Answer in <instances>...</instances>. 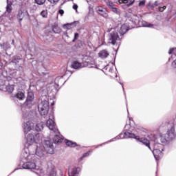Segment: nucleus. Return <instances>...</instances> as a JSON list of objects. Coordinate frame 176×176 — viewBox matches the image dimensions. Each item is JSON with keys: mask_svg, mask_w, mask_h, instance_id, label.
Segmentation results:
<instances>
[{"mask_svg": "<svg viewBox=\"0 0 176 176\" xmlns=\"http://www.w3.org/2000/svg\"><path fill=\"white\" fill-rule=\"evenodd\" d=\"M124 134L126 138H134L139 142L143 144V145H145V146H147L150 151H152V148H151V141H149V140L145 138H140V136H137L135 134L130 132H125Z\"/></svg>", "mask_w": 176, "mask_h": 176, "instance_id": "obj_1", "label": "nucleus"}, {"mask_svg": "<svg viewBox=\"0 0 176 176\" xmlns=\"http://www.w3.org/2000/svg\"><path fill=\"white\" fill-rule=\"evenodd\" d=\"M23 127L25 134H28L31 130H36V131H41V130H43L42 124H36L34 127V124L30 121H28L27 122L24 123Z\"/></svg>", "mask_w": 176, "mask_h": 176, "instance_id": "obj_2", "label": "nucleus"}, {"mask_svg": "<svg viewBox=\"0 0 176 176\" xmlns=\"http://www.w3.org/2000/svg\"><path fill=\"white\" fill-rule=\"evenodd\" d=\"M126 27H128L129 30H131L133 28H135V25H137V19L138 16L133 13H127L126 14Z\"/></svg>", "mask_w": 176, "mask_h": 176, "instance_id": "obj_3", "label": "nucleus"}, {"mask_svg": "<svg viewBox=\"0 0 176 176\" xmlns=\"http://www.w3.org/2000/svg\"><path fill=\"white\" fill-rule=\"evenodd\" d=\"M49 101L44 100L38 105V112L41 116H46L49 113Z\"/></svg>", "mask_w": 176, "mask_h": 176, "instance_id": "obj_4", "label": "nucleus"}, {"mask_svg": "<svg viewBox=\"0 0 176 176\" xmlns=\"http://www.w3.org/2000/svg\"><path fill=\"white\" fill-rule=\"evenodd\" d=\"M170 127V129H168L165 134V138H166L168 141H171L175 138V128L174 127V124H171Z\"/></svg>", "mask_w": 176, "mask_h": 176, "instance_id": "obj_5", "label": "nucleus"}, {"mask_svg": "<svg viewBox=\"0 0 176 176\" xmlns=\"http://www.w3.org/2000/svg\"><path fill=\"white\" fill-rule=\"evenodd\" d=\"M36 141H39V133H36L35 136L32 135V133H30L27 136V144L30 148H31V145L34 144V142H36Z\"/></svg>", "mask_w": 176, "mask_h": 176, "instance_id": "obj_6", "label": "nucleus"}, {"mask_svg": "<svg viewBox=\"0 0 176 176\" xmlns=\"http://www.w3.org/2000/svg\"><path fill=\"white\" fill-rule=\"evenodd\" d=\"M46 126L51 130L52 131H54L56 134H60V131H58V129H57V126L56 125V122L53 121L52 119H49L46 122Z\"/></svg>", "mask_w": 176, "mask_h": 176, "instance_id": "obj_7", "label": "nucleus"}, {"mask_svg": "<svg viewBox=\"0 0 176 176\" xmlns=\"http://www.w3.org/2000/svg\"><path fill=\"white\" fill-rule=\"evenodd\" d=\"M53 148V143H52L50 140H45L43 146L44 151H46L47 153H50V155H53V153H54V150Z\"/></svg>", "mask_w": 176, "mask_h": 176, "instance_id": "obj_8", "label": "nucleus"}, {"mask_svg": "<svg viewBox=\"0 0 176 176\" xmlns=\"http://www.w3.org/2000/svg\"><path fill=\"white\" fill-rule=\"evenodd\" d=\"M96 11L98 14L102 16L104 19H108V11L107 10V8L102 6H98L96 8Z\"/></svg>", "mask_w": 176, "mask_h": 176, "instance_id": "obj_9", "label": "nucleus"}, {"mask_svg": "<svg viewBox=\"0 0 176 176\" xmlns=\"http://www.w3.org/2000/svg\"><path fill=\"white\" fill-rule=\"evenodd\" d=\"M25 14L29 16L28 11L24 12L23 10H19L16 14V19L20 24H21V21H23L24 17H25Z\"/></svg>", "mask_w": 176, "mask_h": 176, "instance_id": "obj_10", "label": "nucleus"}, {"mask_svg": "<svg viewBox=\"0 0 176 176\" xmlns=\"http://www.w3.org/2000/svg\"><path fill=\"white\" fill-rule=\"evenodd\" d=\"M118 39H119V34H118V32H112L110 34V43H111L112 45H116V41H118Z\"/></svg>", "mask_w": 176, "mask_h": 176, "instance_id": "obj_11", "label": "nucleus"}, {"mask_svg": "<svg viewBox=\"0 0 176 176\" xmlns=\"http://www.w3.org/2000/svg\"><path fill=\"white\" fill-rule=\"evenodd\" d=\"M163 151H164V150H159V149L153 148V150L151 151L154 155V157H155V160H160V158L162 157V156H163Z\"/></svg>", "mask_w": 176, "mask_h": 176, "instance_id": "obj_12", "label": "nucleus"}, {"mask_svg": "<svg viewBox=\"0 0 176 176\" xmlns=\"http://www.w3.org/2000/svg\"><path fill=\"white\" fill-rule=\"evenodd\" d=\"M36 167V164L35 162H25L23 164V168H25V170H34Z\"/></svg>", "mask_w": 176, "mask_h": 176, "instance_id": "obj_13", "label": "nucleus"}, {"mask_svg": "<svg viewBox=\"0 0 176 176\" xmlns=\"http://www.w3.org/2000/svg\"><path fill=\"white\" fill-rule=\"evenodd\" d=\"M79 173H80V168H70L69 169V176H79Z\"/></svg>", "mask_w": 176, "mask_h": 176, "instance_id": "obj_14", "label": "nucleus"}, {"mask_svg": "<svg viewBox=\"0 0 176 176\" xmlns=\"http://www.w3.org/2000/svg\"><path fill=\"white\" fill-rule=\"evenodd\" d=\"M43 147H36V155L38 156V157H43L45 155V150H43Z\"/></svg>", "mask_w": 176, "mask_h": 176, "instance_id": "obj_15", "label": "nucleus"}, {"mask_svg": "<svg viewBox=\"0 0 176 176\" xmlns=\"http://www.w3.org/2000/svg\"><path fill=\"white\" fill-rule=\"evenodd\" d=\"M98 56L100 57V58H107V57L109 56V52H108V51L106 50H103L100 51Z\"/></svg>", "mask_w": 176, "mask_h": 176, "instance_id": "obj_16", "label": "nucleus"}, {"mask_svg": "<svg viewBox=\"0 0 176 176\" xmlns=\"http://www.w3.org/2000/svg\"><path fill=\"white\" fill-rule=\"evenodd\" d=\"M33 100H34V93L28 92L26 101H25L26 105H28L29 102H32Z\"/></svg>", "mask_w": 176, "mask_h": 176, "instance_id": "obj_17", "label": "nucleus"}, {"mask_svg": "<svg viewBox=\"0 0 176 176\" xmlns=\"http://www.w3.org/2000/svg\"><path fill=\"white\" fill-rule=\"evenodd\" d=\"M118 1L119 3H128L126 4L127 8H130V6H133L134 4L135 0H118Z\"/></svg>", "mask_w": 176, "mask_h": 176, "instance_id": "obj_18", "label": "nucleus"}, {"mask_svg": "<svg viewBox=\"0 0 176 176\" xmlns=\"http://www.w3.org/2000/svg\"><path fill=\"white\" fill-rule=\"evenodd\" d=\"M158 5H159V3H157V1H155V3L150 1L146 5V8L153 10V9H155V8H156V6H157Z\"/></svg>", "mask_w": 176, "mask_h": 176, "instance_id": "obj_19", "label": "nucleus"}, {"mask_svg": "<svg viewBox=\"0 0 176 176\" xmlns=\"http://www.w3.org/2000/svg\"><path fill=\"white\" fill-rule=\"evenodd\" d=\"M72 68H74V69H79V68H82V63L74 60L72 62Z\"/></svg>", "mask_w": 176, "mask_h": 176, "instance_id": "obj_20", "label": "nucleus"}, {"mask_svg": "<svg viewBox=\"0 0 176 176\" xmlns=\"http://www.w3.org/2000/svg\"><path fill=\"white\" fill-rule=\"evenodd\" d=\"M129 30V28L127 26V25L124 24L121 26L120 29V34L121 35H124V34H126V32H127Z\"/></svg>", "mask_w": 176, "mask_h": 176, "instance_id": "obj_21", "label": "nucleus"}, {"mask_svg": "<svg viewBox=\"0 0 176 176\" xmlns=\"http://www.w3.org/2000/svg\"><path fill=\"white\" fill-rule=\"evenodd\" d=\"M153 149H158L160 151H164V146L160 143L155 142L153 144Z\"/></svg>", "mask_w": 176, "mask_h": 176, "instance_id": "obj_22", "label": "nucleus"}, {"mask_svg": "<svg viewBox=\"0 0 176 176\" xmlns=\"http://www.w3.org/2000/svg\"><path fill=\"white\" fill-rule=\"evenodd\" d=\"M16 97L18 100H23L25 98V95L22 91H18L16 94Z\"/></svg>", "mask_w": 176, "mask_h": 176, "instance_id": "obj_23", "label": "nucleus"}, {"mask_svg": "<svg viewBox=\"0 0 176 176\" xmlns=\"http://www.w3.org/2000/svg\"><path fill=\"white\" fill-rule=\"evenodd\" d=\"M67 146H69L70 148H75V146H78L76 142H74L72 141L67 140L65 142Z\"/></svg>", "mask_w": 176, "mask_h": 176, "instance_id": "obj_24", "label": "nucleus"}, {"mask_svg": "<svg viewBox=\"0 0 176 176\" xmlns=\"http://www.w3.org/2000/svg\"><path fill=\"white\" fill-rule=\"evenodd\" d=\"M61 141H63V139L58 135L54 136L53 142L54 144H58V142H61Z\"/></svg>", "mask_w": 176, "mask_h": 176, "instance_id": "obj_25", "label": "nucleus"}, {"mask_svg": "<svg viewBox=\"0 0 176 176\" xmlns=\"http://www.w3.org/2000/svg\"><path fill=\"white\" fill-rule=\"evenodd\" d=\"M6 89L8 93H13V91L14 90V86L8 85L6 87Z\"/></svg>", "mask_w": 176, "mask_h": 176, "instance_id": "obj_26", "label": "nucleus"}, {"mask_svg": "<svg viewBox=\"0 0 176 176\" xmlns=\"http://www.w3.org/2000/svg\"><path fill=\"white\" fill-rule=\"evenodd\" d=\"M52 31L54 32V34H60V32H61V28H60L58 26H54Z\"/></svg>", "mask_w": 176, "mask_h": 176, "instance_id": "obj_27", "label": "nucleus"}, {"mask_svg": "<svg viewBox=\"0 0 176 176\" xmlns=\"http://www.w3.org/2000/svg\"><path fill=\"white\" fill-rule=\"evenodd\" d=\"M47 10H43L41 13L40 16H42L44 19H47Z\"/></svg>", "mask_w": 176, "mask_h": 176, "instance_id": "obj_28", "label": "nucleus"}, {"mask_svg": "<svg viewBox=\"0 0 176 176\" xmlns=\"http://www.w3.org/2000/svg\"><path fill=\"white\" fill-rule=\"evenodd\" d=\"M12 5L8 4L7 6H6V12L7 13H12Z\"/></svg>", "mask_w": 176, "mask_h": 176, "instance_id": "obj_29", "label": "nucleus"}, {"mask_svg": "<svg viewBox=\"0 0 176 176\" xmlns=\"http://www.w3.org/2000/svg\"><path fill=\"white\" fill-rule=\"evenodd\" d=\"M20 60H21V58H20V56H14L12 58V63H19Z\"/></svg>", "mask_w": 176, "mask_h": 176, "instance_id": "obj_30", "label": "nucleus"}, {"mask_svg": "<svg viewBox=\"0 0 176 176\" xmlns=\"http://www.w3.org/2000/svg\"><path fill=\"white\" fill-rule=\"evenodd\" d=\"M145 3H146V0H142L139 2L138 6L140 8H142V7L145 6Z\"/></svg>", "mask_w": 176, "mask_h": 176, "instance_id": "obj_31", "label": "nucleus"}, {"mask_svg": "<svg viewBox=\"0 0 176 176\" xmlns=\"http://www.w3.org/2000/svg\"><path fill=\"white\" fill-rule=\"evenodd\" d=\"M84 67H88V68H93V66L89 63V61H85L82 63Z\"/></svg>", "mask_w": 176, "mask_h": 176, "instance_id": "obj_32", "label": "nucleus"}, {"mask_svg": "<svg viewBox=\"0 0 176 176\" xmlns=\"http://www.w3.org/2000/svg\"><path fill=\"white\" fill-rule=\"evenodd\" d=\"M36 3H37V5H43L45 3V2H46V0H34Z\"/></svg>", "mask_w": 176, "mask_h": 176, "instance_id": "obj_33", "label": "nucleus"}, {"mask_svg": "<svg viewBox=\"0 0 176 176\" xmlns=\"http://www.w3.org/2000/svg\"><path fill=\"white\" fill-rule=\"evenodd\" d=\"M107 6H109V8L110 9H111L112 8H114V6H115V4H113V3H112V1H107Z\"/></svg>", "mask_w": 176, "mask_h": 176, "instance_id": "obj_34", "label": "nucleus"}, {"mask_svg": "<svg viewBox=\"0 0 176 176\" xmlns=\"http://www.w3.org/2000/svg\"><path fill=\"white\" fill-rule=\"evenodd\" d=\"M72 23H67L64 25V28H67V30H71Z\"/></svg>", "mask_w": 176, "mask_h": 176, "instance_id": "obj_35", "label": "nucleus"}, {"mask_svg": "<svg viewBox=\"0 0 176 176\" xmlns=\"http://www.w3.org/2000/svg\"><path fill=\"white\" fill-rule=\"evenodd\" d=\"M79 38V33L74 34V38L72 40V42H76V39Z\"/></svg>", "mask_w": 176, "mask_h": 176, "instance_id": "obj_36", "label": "nucleus"}, {"mask_svg": "<svg viewBox=\"0 0 176 176\" xmlns=\"http://www.w3.org/2000/svg\"><path fill=\"white\" fill-rule=\"evenodd\" d=\"M111 9L113 10V13H116V14L119 13L118 8H116L115 6Z\"/></svg>", "mask_w": 176, "mask_h": 176, "instance_id": "obj_37", "label": "nucleus"}, {"mask_svg": "<svg viewBox=\"0 0 176 176\" xmlns=\"http://www.w3.org/2000/svg\"><path fill=\"white\" fill-rule=\"evenodd\" d=\"M142 25L144 27H151V24L148 23L147 22L143 21Z\"/></svg>", "mask_w": 176, "mask_h": 176, "instance_id": "obj_38", "label": "nucleus"}, {"mask_svg": "<svg viewBox=\"0 0 176 176\" xmlns=\"http://www.w3.org/2000/svg\"><path fill=\"white\" fill-rule=\"evenodd\" d=\"M58 1L60 0H48V2H50L51 3L54 4V3H57Z\"/></svg>", "mask_w": 176, "mask_h": 176, "instance_id": "obj_39", "label": "nucleus"}, {"mask_svg": "<svg viewBox=\"0 0 176 176\" xmlns=\"http://www.w3.org/2000/svg\"><path fill=\"white\" fill-rule=\"evenodd\" d=\"M89 155H90V153L89 152L84 153L82 156V159H83L84 157H87V156H89Z\"/></svg>", "mask_w": 176, "mask_h": 176, "instance_id": "obj_40", "label": "nucleus"}, {"mask_svg": "<svg viewBox=\"0 0 176 176\" xmlns=\"http://www.w3.org/2000/svg\"><path fill=\"white\" fill-rule=\"evenodd\" d=\"M73 9L76 10V12H78V6L76 4H74Z\"/></svg>", "mask_w": 176, "mask_h": 176, "instance_id": "obj_41", "label": "nucleus"}, {"mask_svg": "<svg viewBox=\"0 0 176 176\" xmlns=\"http://www.w3.org/2000/svg\"><path fill=\"white\" fill-rule=\"evenodd\" d=\"M175 49L170 48V49L169 50L168 53H169L170 54H173V53H174V51H175Z\"/></svg>", "mask_w": 176, "mask_h": 176, "instance_id": "obj_42", "label": "nucleus"}, {"mask_svg": "<svg viewBox=\"0 0 176 176\" xmlns=\"http://www.w3.org/2000/svg\"><path fill=\"white\" fill-rule=\"evenodd\" d=\"M58 13H59V14H60V16H63V14H64V10H59Z\"/></svg>", "mask_w": 176, "mask_h": 176, "instance_id": "obj_43", "label": "nucleus"}, {"mask_svg": "<svg viewBox=\"0 0 176 176\" xmlns=\"http://www.w3.org/2000/svg\"><path fill=\"white\" fill-rule=\"evenodd\" d=\"M172 65H173V67H174L175 68H176V59L173 61Z\"/></svg>", "mask_w": 176, "mask_h": 176, "instance_id": "obj_44", "label": "nucleus"}, {"mask_svg": "<svg viewBox=\"0 0 176 176\" xmlns=\"http://www.w3.org/2000/svg\"><path fill=\"white\" fill-rule=\"evenodd\" d=\"M160 12H164V10L163 9V7H159Z\"/></svg>", "mask_w": 176, "mask_h": 176, "instance_id": "obj_45", "label": "nucleus"}, {"mask_svg": "<svg viewBox=\"0 0 176 176\" xmlns=\"http://www.w3.org/2000/svg\"><path fill=\"white\" fill-rule=\"evenodd\" d=\"M162 8H163L164 10H165V9H167V7H166V6H164L162 7Z\"/></svg>", "mask_w": 176, "mask_h": 176, "instance_id": "obj_46", "label": "nucleus"}, {"mask_svg": "<svg viewBox=\"0 0 176 176\" xmlns=\"http://www.w3.org/2000/svg\"><path fill=\"white\" fill-rule=\"evenodd\" d=\"M12 43H14V40H12Z\"/></svg>", "mask_w": 176, "mask_h": 176, "instance_id": "obj_47", "label": "nucleus"}]
</instances>
